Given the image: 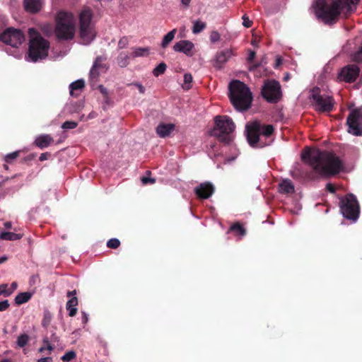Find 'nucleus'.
<instances>
[{
	"instance_id": "3",
	"label": "nucleus",
	"mask_w": 362,
	"mask_h": 362,
	"mask_svg": "<svg viewBox=\"0 0 362 362\" xmlns=\"http://www.w3.org/2000/svg\"><path fill=\"white\" fill-rule=\"evenodd\" d=\"M229 97L234 107L240 112L251 106L252 95L250 88L240 81H233L229 84Z\"/></svg>"
},
{
	"instance_id": "41",
	"label": "nucleus",
	"mask_w": 362,
	"mask_h": 362,
	"mask_svg": "<svg viewBox=\"0 0 362 362\" xmlns=\"http://www.w3.org/2000/svg\"><path fill=\"white\" fill-rule=\"evenodd\" d=\"M352 59L355 62L362 61V46L361 47L358 51H357L352 55Z\"/></svg>"
},
{
	"instance_id": "51",
	"label": "nucleus",
	"mask_w": 362,
	"mask_h": 362,
	"mask_svg": "<svg viewBox=\"0 0 362 362\" xmlns=\"http://www.w3.org/2000/svg\"><path fill=\"white\" fill-rule=\"evenodd\" d=\"M47 157H48V153H42V154L40 156L39 159H40V160L43 161V160H47Z\"/></svg>"
},
{
	"instance_id": "42",
	"label": "nucleus",
	"mask_w": 362,
	"mask_h": 362,
	"mask_svg": "<svg viewBox=\"0 0 362 362\" xmlns=\"http://www.w3.org/2000/svg\"><path fill=\"white\" fill-rule=\"evenodd\" d=\"M11 293V291H9L7 289V285L6 284H1L0 285V296L4 295V296H8Z\"/></svg>"
},
{
	"instance_id": "28",
	"label": "nucleus",
	"mask_w": 362,
	"mask_h": 362,
	"mask_svg": "<svg viewBox=\"0 0 362 362\" xmlns=\"http://www.w3.org/2000/svg\"><path fill=\"white\" fill-rule=\"evenodd\" d=\"M32 297V293L30 292H23L18 294L15 298V303L17 305H21L28 302Z\"/></svg>"
},
{
	"instance_id": "16",
	"label": "nucleus",
	"mask_w": 362,
	"mask_h": 362,
	"mask_svg": "<svg viewBox=\"0 0 362 362\" xmlns=\"http://www.w3.org/2000/svg\"><path fill=\"white\" fill-rule=\"evenodd\" d=\"M233 54V51L231 49H225L218 52L214 59V66L216 69H221L223 64L227 62Z\"/></svg>"
},
{
	"instance_id": "15",
	"label": "nucleus",
	"mask_w": 362,
	"mask_h": 362,
	"mask_svg": "<svg viewBox=\"0 0 362 362\" xmlns=\"http://www.w3.org/2000/svg\"><path fill=\"white\" fill-rule=\"evenodd\" d=\"M103 62L104 59L102 57H97L90 71V80L93 84L96 83L99 75L107 70V66Z\"/></svg>"
},
{
	"instance_id": "40",
	"label": "nucleus",
	"mask_w": 362,
	"mask_h": 362,
	"mask_svg": "<svg viewBox=\"0 0 362 362\" xmlns=\"http://www.w3.org/2000/svg\"><path fill=\"white\" fill-rule=\"evenodd\" d=\"M18 156V151H15L11 153H8L5 156L4 160L6 162L9 163L11 160L16 159Z\"/></svg>"
},
{
	"instance_id": "57",
	"label": "nucleus",
	"mask_w": 362,
	"mask_h": 362,
	"mask_svg": "<svg viewBox=\"0 0 362 362\" xmlns=\"http://www.w3.org/2000/svg\"><path fill=\"white\" fill-rule=\"evenodd\" d=\"M4 226H5V228H7V229H8V228H11V227H12V223H11V222H10V221L6 222V223H4Z\"/></svg>"
},
{
	"instance_id": "36",
	"label": "nucleus",
	"mask_w": 362,
	"mask_h": 362,
	"mask_svg": "<svg viewBox=\"0 0 362 362\" xmlns=\"http://www.w3.org/2000/svg\"><path fill=\"white\" fill-rule=\"evenodd\" d=\"M29 337L28 335L23 334L20 335L17 339V344L20 347H23L26 345V344L28 342Z\"/></svg>"
},
{
	"instance_id": "6",
	"label": "nucleus",
	"mask_w": 362,
	"mask_h": 362,
	"mask_svg": "<svg viewBox=\"0 0 362 362\" xmlns=\"http://www.w3.org/2000/svg\"><path fill=\"white\" fill-rule=\"evenodd\" d=\"M29 34L31 39L29 43L28 55L25 60L29 62H37L39 60L45 59L48 55L49 42L36 34L34 28L29 29Z\"/></svg>"
},
{
	"instance_id": "21",
	"label": "nucleus",
	"mask_w": 362,
	"mask_h": 362,
	"mask_svg": "<svg viewBox=\"0 0 362 362\" xmlns=\"http://www.w3.org/2000/svg\"><path fill=\"white\" fill-rule=\"evenodd\" d=\"M175 125L173 124H160L156 128V133L160 137H165L174 130Z\"/></svg>"
},
{
	"instance_id": "50",
	"label": "nucleus",
	"mask_w": 362,
	"mask_h": 362,
	"mask_svg": "<svg viewBox=\"0 0 362 362\" xmlns=\"http://www.w3.org/2000/svg\"><path fill=\"white\" fill-rule=\"evenodd\" d=\"M50 318H51V317L49 313L45 315V318L42 322L44 326H46V324L50 321Z\"/></svg>"
},
{
	"instance_id": "47",
	"label": "nucleus",
	"mask_w": 362,
	"mask_h": 362,
	"mask_svg": "<svg viewBox=\"0 0 362 362\" xmlns=\"http://www.w3.org/2000/svg\"><path fill=\"white\" fill-rule=\"evenodd\" d=\"M130 85L136 86L138 88L140 93L144 94L145 93V88L141 83H133Z\"/></svg>"
},
{
	"instance_id": "8",
	"label": "nucleus",
	"mask_w": 362,
	"mask_h": 362,
	"mask_svg": "<svg viewBox=\"0 0 362 362\" xmlns=\"http://www.w3.org/2000/svg\"><path fill=\"white\" fill-rule=\"evenodd\" d=\"M216 127L213 129L212 134L221 141L229 144L232 141L231 134L235 129L233 120L226 115L217 116L215 118Z\"/></svg>"
},
{
	"instance_id": "55",
	"label": "nucleus",
	"mask_w": 362,
	"mask_h": 362,
	"mask_svg": "<svg viewBox=\"0 0 362 362\" xmlns=\"http://www.w3.org/2000/svg\"><path fill=\"white\" fill-rule=\"evenodd\" d=\"M281 64V59L280 57H277L276 59L275 68H277Z\"/></svg>"
},
{
	"instance_id": "10",
	"label": "nucleus",
	"mask_w": 362,
	"mask_h": 362,
	"mask_svg": "<svg viewBox=\"0 0 362 362\" xmlns=\"http://www.w3.org/2000/svg\"><path fill=\"white\" fill-rule=\"evenodd\" d=\"M310 99L315 110L320 112H330L334 106L332 96L322 92L319 88H314L310 93Z\"/></svg>"
},
{
	"instance_id": "20",
	"label": "nucleus",
	"mask_w": 362,
	"mask_h": 362,
	"mask_svg": "<svg viewBox=\"0 0 362 362\" xmlns=\"http://www.w3.org/2000/svg\"><path fill=\"white\" fill-rule=\"evenodd\" d=\"M54 141L53 138L49 134H41L37 136L34 144L41 149L47 148Z\"/></svg>"
},
{
	"instance_id": "17",
	"label": "nucleus",
	"mask_w": 362,
	"mask_h": 362,
	"mask_svg": "<svg viewBox=\"0 0 362 362\" xmlns=\"http://www.w3.org/2000/svg\"><path fill=\"white\" fill-rule=\"evenodd\" d=\"M214 192V185L209 182L201 183L194 189L195 194L202 199L209 198Z\"/></svg>"
},
{
	"instance_id": "56",
	"label": "nucleus",
	"mask_w": 362,
	"mask_h": 362,
	"mask_svg": "<svg viewBox=\"0 0 362 362\" xmlns=\"http://www.w3.org/2000/svg\"><path fill=\"white\" fill-rule=\"evenodd\" d=\"M190 1L191 0H181V2L185 6L187 7L189 5Z\"/></svg>"
},
{
	"instance_id": "43",
	"label": "nucleus",
	"mask_w": 362,
	"mask_h": 362,
	"mask_svg": "<svg viewBox=\"0 0 362 362\" xmlns=\"http://www.w3.org/2000/svg\"><path fill=\"white\" fill-rule=\"evenodd\" d=\"M210 40L211 42H216L220 40V35L217 31L211 32L210 35Z\"/></svg>"
},
{
	"instance_id": "11",
	"label": "nucleus",
	"mask_w": 362,
	"mask_h": 362,
	"mask_svg": "<svg viewBox=\"0 0 362 362\" xmlns=\"http://www.w3.org/2000/svg\"><path fill=\"white\" fill-rule=\"evenodd\" d=\"M23 33L16 28H8L0 35V40L11 47L18 49L24 42Z\"/></svg>"
},
{
	"instance_id": "37",
	"label": "nucleus",
	"mask_w": 362,
	"mask_h": 362,
	"mask_svg": "<svg viewBox=\"0 0 362 362\" xmlns=\"http://www.w3.org/2000/svg\"><path fill=\"white\" fill-rule=\"evenodd\" d=\"M76 357V354L74 351H69L62 356V360L64 362H69Z\"/></svg>"
},
{
	"instance_id": "60",
	"label": "nucleus",
	"mask_w": 362,
	"mask_h": 362,
	"mask_svg": "<svg viewBox=\"0 0 362 362\" xmlns=\"http://www.w3.org/2000/svg\"><path fill=\"white\" fill-rule=\"evenodd\" d=\"M11 286L13 290L16 289L18 287V284L16 282H13Z\"/></svg>"
},
{
	"instance_id": "45",
	"label": "nucleus",
	"mask_w": 362,
	"mask_h": 362,
	"mask_svg": "<svg viewBox=\"0 0 362 362\" xmlns=\"http://www.w3.org/2000/svg\"><path fill=\"white\" fill-rule=\"evenodd\" d=\"M141 182L144 185H147V184H153L156 180L155 179L153 178H151V177H144L141 178Z\"/></svg>"
},
{
	"instance_id": "25",
	"label": "nucleus",
	"mask_w": 362,
	"mask_h": 362,
	"mask_svg": "<svg viewBox=\"0 0 362 362\" xmlns=\"http://www.w3.org/2000/svg\"><path fill=\"white\" fill-rule=\"evenodd\" d=\"M83 103L82 102L69 103L66 105L65 110L70 115L78 113L83 109Z\"/></svg>"
},
{
	"instance_id": "46",
	"label": "nucleus",
	"mask_w": 362,
	"mask_h": 362,
	"mask_svg": "<svg viewBox=\"0 0 362 362\" xmlns=\"http://www.w3.org/2000/svg\"><path fill=\"white\" fill-rule=\"evenodd\" d=\"M243 24L246 28H250L252 25V21L249 20L248 17L246 16H243Z\"/></svg>"
},
{
	"instance_id": "14",
	"label": "nucleus",
	"mask_w": 362,
	"mask_h": 362,
	"mask_svg": "<svg viewBox=\"0 0 362 362\" xmlns=\"http://www.w3.org/2000/svg\"><path fill=\"white\" fill-rule=\"evenodd\" d=\"M359 68L356 65H348L344 67L339 74V78L346 82H352L356 79L359 74Z\"/></svg>"
},
{
	"instance_id": "1",
	"label": "nucleus",
	"mask_w": 362,
	"mask_h": 362,
	"mask_svg": "<svg viewBox=\"0 0 362 362\" xmlns=\"http://www.w3.org/2000/svg\"><path fill=\"white\" fill-rule=\"evenodd\" d=\"M301 157L312 167L315 173L322 176L335 175L344 168L341 159L332 152L306 148L302 153Z\"/></svg>"
},
{
	"instance_id": "29",
	"label": "nucleus",
	"mask_w": 362,
	"mask_h": 362,
	"mask_svg": "<svg viewBox=\"0 0 362 362\" xmlns=\"http://www.w3.org/2000/svg\"><path fill=\"white\" fill-rule=\"evenodd\" d=\"M176 33V29H173V30L168 33L163 38L161 42V47L163 48H165L168 46V45L173 40L175 35Z\"/></svg>"
},
{
	"instance_id": "61",
	"label": "nucleus",
	"mask_w": 362,
	"mask_h": 362,
	"mask_svg": "<svg viewBox=\"0 0 362 362\" xmlns=\"http://www.w3.org/2000/svg\"><path fill=\"white\" fill-rule=\"evenodd\" d=\"M95 117V113L93 112H91L89 114V115L88 116L87 119H92V118H94Z\"/></svg>"
},
{
	"instance_id": "39",
	"label": "nucleus",
	"mask_w": 362,
	"mask_h": 362,
	"mask_svg": "<svg viewBox=\"0 0 362 362\" xmlns=\"http://www.w3.org/2000/svg\"><path fill=\"white\" fill-rule=\"evenodd\" d=\"M120 245V242L117 238H112L109 240L107 243V246L110 248L116 249Z\"/></svg>"
},
{
	"instance_id": "32",
	"label": "nucleus",
	"mask_w": 362,
	"mask_h": 362,
	"mask_svg": "<svg viewBox=\"0 0 362 362\" xmlns=\"http://www.w3.org/2000/svg\"><path fill=\"white\" fill-rule=\"evenodd\" d=\"M129 56L121 53L117 58V64L120 67H126L129 64Z\"/></svg>"
},
{
	"instance_id": "30",
	"label": "nucleus",
	"mask_w": 362,
	"mask_h": 362,
	"mask_svg": "<svg viewBox=\"0 0 362 362\" xmlns=\"http://www.w3.org/2000/svg\"><path fill=\"white\" fill-rule=\"evenodd\" d=\"M230 230L233 232L235 235L238 236L240 238L246 234L245 229L239 223H235L231 226Z\"/></svg>"
},
{
	"instance_id": "31",
	"label": "nucleus",
	"mask_w": 362,
	"mask_h": 362,
	"mask_svg": "<svg viewBox=\"0 0 362 362\" xmlns=\"http://www.w3.org/2000/svg\"><path fill=\"white\" fill-rule=\"evenodd\" d=\"M206 27L205 23L200 21H196L194 22L193 28H192V33L194 34H198L201 33Z\"/></svg>"
},
{
	"instance_id": "48",
	"label": "nucleus",
	"mask_w": 362,
	"mask_h": 362,
	"mask_svg": "<svg viewBox=\"0 0 362 362\" xmlns=\"http://www.w3.org/2000/svg\"><path fill=\"white\" fill-rule=\"evenodd\" d=\"M81 314H82V318H81L82 322L83 324H86L88 321V315L84 311H82Z\"/></svg>"
},
{
	"instance_id": "33",
	"label": "nucleus",
	"mask_w": 362,
	"mask_h": 362,
	"mask_svg": "<svg viewBox=\"0 0 362 362\" xmlns=\"http://www.w3.org/2000/svg\"><path fill=\"white\" fill-rule=\"evenodd\" d=\"M192 76L190 74H185L184 75V83H182V88L185 90H188L192 86Z\"/></svg>"
},
{
	"instance_id": "52",
	"label": "nucleus",
	"mask_w": 362,
	"mask_h": 362,
	"mask_svg": "<svg viewBox=\"0 0 362 362\" xmlns=\"http://www.w3.org/2000/svg\"><path fill=\"white\" fill-rule=\"evenodd\" d=\"M99 89L103 95H106L107 94V90L104 86H99Z\"/></svg>"
},
{
	"instance_id": "7",
	"label": "nucleus",
	"mask_w": 362,
	"mask_h": 362,
	"mask_svg": "<svg viewBox=\"0 0 362 362\" xmlns=\"http://www.w3.org/2000/svg\"><path fill=\"white\" fill-rule=\"evenodd\" d=\"M55 34L57 38L63 40H72L75 35V18L67 11H59L56 17Z\"/></svg>"
},
{
	"instance_id": "23",
	"label": "nucleus",
	"mask_w": 362,
	"mask_h": 362,
	"mask_svg": "<svg viewBox=\"0 0 362 362\" xmlns=\"http://www.w3.org/2000/svg\"><path fill=\"white\" fill-rule=\"evenodd\" d=\"M84 87V81L82 79L72 82L69 85L70 94L72 96H78Z\"/></svg>"
},
{
	"instance_id": "5",
	"label": "nucleus",
	"mask_w": 362,
	"mask_h": 362,
	"mask_svg": "<svg viewBox=\"0 0 362 362\" xmlns=\"http://www.w3.org/2000/svg\"><path fill=\"white\" fill-rule=\"evenodd\" d=\"M78 26L81 43L84 45H90L96 35L93 14L90 8L85 7L79 11Z\"/></svg>"
},
{
	"instance_id": "35",
	"label": "nucleus",
	"mask_w": 362,
	"mask_h": 362,
	"mask_svg": "<svg viewBox=\"0 0 362 362\" xmlns=\"http://www.w3.org/2000/svg\"><path fill=\"white\" fill-rule=\"evenodd\" d=\"M166 69V65L164 63L159 64L153 71V74L155 76H158L163 74Z\"/></svg>"
},
{
	"instance_id": "22",
	"label": "nucleus",
	"mask_w": 362,
	"mask_h": 362,
	"mask_svg": "<svg viewBox=\"0 0 362 362\" xmlns=\"http://www.w3.org/2000/svg\"><path fill=\"white\" fill-rule=\"evenodd\" d=\"M42 4V0H24L25 8L30 13H35L40 11Z\"/></svg>"
},
{
	"instance_id": "58",
	"label": "nucleus",
	"mask_w": 362,
	"mask_h": 362,
	"mask_svg": "<svg viewBox=\"0 0 362 362\" xmlns=\"http://www.w3.org/2000/svg\"><path fill=\"white\" fill-rule=\"evenodd\" d=\"M8 259L6 256H2L0 257V264L5 262Z\"/></svg>"
},
{
	"instance_id": "9",
	"label": "nucleus",
	"mask_w": 362,
	"mask_h": 362,
	"mask_svg": "<svg viewBox=\"0 0 362 362\" xmlns=\"http://www.w3.org/2000/svg\"><path fill=\"white\" fill-rule=\"evenodd\" d=\"M339 207L340 211L345 218L354 222L357 221L360 214V207L355 195L349 194L340 198Z\"/></svg>"
},
{
	"instance_id": "19",
	"label": "nucleus",
	"mask_w": 362,
	"mask_h": 362,
	"mask_svg": "<svg viewBox=\"0 0 362 362\" xmlns=\"http://www.w3.org/2000/svg\"><path fill=\"white\" fill-rule=\"evenodd\" d=\"M76 291H69L67 293V296L70 298V299L66 303V310L69 311V315L71 317H74L76 315L77 313V305H78V298L75 296Z\"/></svg>"
},
{
	"instance_id": "2",
	"label": "nucleus",
	"mask_w": 362,
	"mask_h": 362,
	"mask_svg": "<svg viewBox=\"0 0 362 362\" xmlns=\"http://www.w3.org/2000/svg\"><path fill=\"white\" fill-rule=\"evenodd\" d=\"M359 0H315L313 8L316 18L326 24L336 23L339 17L353 13Z\"/></svg>"
},
{
	"instance_id": "62",
	"label": "nucleus",
	"mask_w": 362,
	"mask_h": 362,
	"mask_svg": "<svg viewBox=\"0 0 362 362\" xmlns=\"http://www.w3.org/2000/svg\"><path fill=\"white\" fill-rule=\"evenodd\" d=\"M15 57H21V54L18 52L16 54H13Z\"/></svg>"
},
{
	"instance_id": "13",
	"label": "nucleus",
	"mask_w": 362,
	"mask_h": 362,
	"mask_svg": "<svg viewBox=\"0 0 362 362\" xmlns=\"http://www.w3.org/2000/svg\"><path fill=\"white\" fill-rule=\"evenodd\" d=\"M262 96L269 102L276 103L281 95V86L276 81H267L262 89Z\"/></svg>"
},
{
	"instance_id": "34",
	"label": "nucleus",
	"mask_w": 362,
	"mask_h": 362,
	"mask_svg": "<svg viewBox=\"0 0 362 362\" xmlns=\"http://www.w3.org/2000/svg\"><path fill=\"white\" fill-rule=\"evenodd\" d=\"M43 346L39 349L40 352H44L45 350H47L49 353H51L54 349V346L49 343V340L45 338L43 339Z\"/></svg>"
},
{
	"instance_id": "24",
	"label": "nucleus",
	"mask_w": 362,
	"mask_h": 362,
	"mask_svg": "<svg viewBox=\"0 0 362 362\" xmlns=\"http://www.w3.org/2000/svg\"><path fill=\"white\" fill-rule=\"evenodd\" d=\"M279 192L281 193L290 194L294 192V185L293 182L288 180L285 179L279 184Z\"/></svg>"
},
{
	"instance_id": "26",
	"label": "nucleus",
	"mask_w": 362,
	"mask_h": 362,
	"mask_svg": "<svg viewBox=\"0 0 362 362\" xmlns=\"http://www.w3.org/2000/svg\"><path fill=\"white\" fill-rule=\"evenodd\" d=\"M23 238V234L12 232H2L0 234V240H18Z\"/></svg>"
},
{
	"instance_id": "44",
	"label": "nucleus",
	"mask_w": 362,
	"mask_h": 362,
	"mask_svg": "<svg viewBox=\"0 0 362 362\" xmlns=\"http://www.w3.org/2000/svg\"><path fill=\"white\" fill-rule=\"evenodd\" d=\"M10 304L8 300L0 301V311H5L9 307Z\"/></svg>"
},
{
	"instance_id": "38",
	"label": "nucleus",
	"mask_w": 362,
	"mask_h": 362,
	"mask_svg": "<svg viewBox=\"0 0 362 362\" xmlns=\"http://www.w3.org/2000/svg\"><path fill=\"white\" fill-rule=\"evenodd\" d=\"M78 126V123L74 121H66L62 125V128L64 129H73Z\"/></svg>"
},
{
	"instance_id": "27",
	"label": "nucleus",
	"mask_w": 362,
	"mask_h": 362,
	"mask_svg": "<svg viewBox=\"0 0 362 362\" xmlns=\"http://www.w3.org/2000/svg\"><path fill=\"white\" fill-rule=\"evenodd\" d=\"M149 54V48L148 47H136L132 49L131 53V57L133 58L135 57H147Z\"/></svg>"
},
{
	"instance_id": "54",
	"label": "nucleus",
	"mask_w": 362,
	"mask_h": 362,
	"mask_svg": "<svg viewBox=\"0 0 362 362\" xmlns=\"http://www.w3.org/2000/svg\"><path fill=\"white\" fill-rule=\"evenodd\" d=\"M255 57V52L253 51H251L248 56V60L252 61Z\"/></svg>"
},
{
	"instance_id": "63",
	"label": "nucleus",
	"mask_w": 362,
	"mask_h": 362,
	"mask_svg": "<svg viewBox=\"0 0 362 362\" xmlns=\"http://www.w3.org/2000/svg\"><path fill=\"white\" fill-rule=\"evenodd\" d=\"M84 119H85V116H84V115H81V117H80V120H81V121H82V120H83Z\"/></svg>"
},
{
	"instance_id": "49",
	"label": "nucleus",
	"mask_w": 362,
	"mask_h": 362,
	"mask_svg": "<svg viewBox=\"0 0 362 362\" xmlns=\"http://www.w3.org/2000/svg\"><path fill=\"white\" fill-rule=\"evenodd\" d=\"M37 362H52V357L41 358L38 359Z\"/></svg>"
},
{
	"instance_id": "18",
	"label": "nucleus",
	"mask_w": 362,
	"mask_h": 362,
	"mask_svg": "<svg viewBox=\"0 0 362 362\" xmlns=\"http://www.w3.org/2000/svg\"><path fill=\"white\" fill-rule=\"evenodd\" d=\"M194 47V44L189 40H180L176 42L173 46V49L177 52H182L187 56L193 55V49Z\"/></svg>"
},
{
	"instance_id": "64",
	"label": "nucleus",
	"mask_w": 362,
	"mask_h": 362,
	"mask_svg": "<svg viewBox=\"0 0 362 362\" xmlns=\"http://www.w3.org/2000/svg\"><path fill=\"white\" fill-rule=\"evenodd\" d=\"M288 78H289V76H288V74L284 77V78H285V80H286V81H287V80L288 79Z\"/></svg>"
},
{
	"instance_id": "59",
	"label": "nucleus",
	"mask_w": 362,
	"mask_h": 362,
	"mask_svg": "<svg viewBox=\"0 0 362 362\" xmlns=\"http://www.w3.org/2000/svg\"><path fill=\"white\" fill-rule=\"evenodd\" d=\"M124 45H125V42H124V40H119V47L120 48H123V47H124Z\"/></svg>"
},
{
	"instance_id": "12",
	"label": "nucleus",
	"mask_w": 362,
	"mask_h": 362,
	"mask_svg": "<svg viewBox=\"0 0 362 362\" xmlns=\"http://www.w3.org/2000/svg\"><path fill=\"white\" fill-rule=\"evenodd\" d=\"M348 132L354 136H362V107L352 110L346 119Z\"/></svg>"
},
{
	"instance_id": "4",
	"label": "nucleus",
	"mask_w": 362,
	"mask_h": 362,
	"mask_svg": "<svg viewBox=\"0 0 362 362\" xmlns=\"http://www.w3.org/2000/svg\"><path fill=\"white\" fill-rule=\"evenodd\" d=\"M247 139L252 147H264L271 142L263 141V138H268L274 132L272 125H262L259 122L254 121L247 124L245 127Z\"/></svg>"
},
{
	"instance_id": "53",
	"label": "nucleus",
	"mask_w": 362,
	"mask_h": 362,
	"mask_svg": "<svg viewBox=\"0 0 362 362\" xmlns=\"http://www.w3.org/2000/svg\"><path fill=\"white\" fill-rule=\"evenodd\" d=\"M326 188L327 190H329L330 192H334V187L331 184H327L326 186Z\"/></svg>"
}]
</instances>
